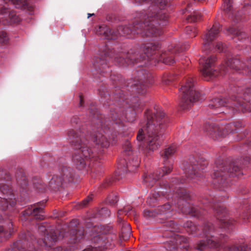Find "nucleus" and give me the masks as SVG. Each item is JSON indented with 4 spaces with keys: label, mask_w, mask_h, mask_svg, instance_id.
Instances as JSON below:
<instances>
[{
    "label": "nucleus",
    "mask_w": 251,
    "mask_h": 251,
    "mask_svg": "<svg viewBox=\"0 0 251 251\" xmlns=\"http://www.w3.org/2000/svg\"><path fill=\"white\" fill-rule=\"evenodd\" d=\"M145 116L147 119L146 126L139 130L136 138L138 141L145 139L149 153V151L152 152L157 150L161 145L160 138L162 132L166 128V119L165 113L160 110H156L153 113L150 110H147Z\"/></svg>",
    "instance_id": "obj_1"
},
{
    "label": "nucleus",
    "mask_w": 251,
    "mask_h": 251,
    "mask_svg": "<svg viewBox=\"0 0 251 251\" xmlns=\"http://www.w3.org/2000/svg\"><path fill=\"white\" fill-rule=\"evenodd\" d=\"M68 135L72 146L75 149H78L73 155V162L76 168L82 170L85 167L87 161L94 158L95 154L86 145L87 140L85 138L81 137L79 132L71 129L68 131Z\"/></svg>",
    "instance_id": "obj_2"
},
{
    "label": "nucleus",
    "mask_w": 251,
    "mask_h": 251,
    "mask_svg": "<svg viewBox=\"0 0 251 251\" xmlns=\"http://www.w3.org/2000/svg\"><path fill=\"white\" fill-rule=\"evenodd\" d=\"M137 21L134 25L133 31L142 37H157L162 33L161 28L158 26L159 24L156 20H159L156 16L145 11L138 12L136 14ZM159 25H162L160 21Z\"/></svg>",
    "instance_id": "obj_3"
},
{
    "label": "nucleus",
    "mask_w": 251,
    "mask_h": 251,
    "mask_svg": "<svg viewBox=\"0 0 251 251\" xmlns=\"http://www.w3.org/2000/svg\"><path fill=\"white\" fill-rule=\"evenodd\" d=\"M184 227L187 232L194 236H202L206 238V240H201L198 244L196 249L199 251H202L208 247L210 248L219 249L224 243V241L220 239L218 241H215L209 238L211 236V233L213 231L214 228L212 224L207 223L204 224L201 229L202 232H200V228L193 224L191 221H187L184 224Z\"/></svg>",
    "instance_id": "obj_4"
},
{
    "label": "nucleus",
    "mask_w": 251,
    "mask_h": 251,
    "mask_svg": "<svg viewBox=\"0 0 251 251\" xmlns=\"http://www.w3.org/2000/svg\"><path fill=\"white\" fill-rule=\"evenodd\" d=\"M180 91L181 94L179 105L183 110L191 107L200 97V93L195 89L194 80L191 77L186 79L185 84L182 86Z\"/></svg>",
    "instance_id": "obj_5"
},
{
    "label": "nucleus",
    "mask_w": 251,
    "mask_h": 251,
    "mask_svg": "<svg viewBox=\"0 0 251 251\" xmlns=\"http://www.w3.org/2000/svg\"><path fill=\"white\" fill-rule=\"evenodd\" d=\"M230 100H227L225 98H216L212 100L209 104L211 109H216L222 106L232 107L233 110L245 112L251 111V105L250 102H244L242 99H238L234 97Z\"/></svg>",
    "instance_id": "obj_6"
},
{
    "label": "nucleus",
    "mask_w": 251,
    "mask_h": 251,
    "mask_svg": "<svg viewBox=\"0 0 251 251\" xmlns=\"http://www.w3.org/2000/svg\"><path fill=\"white\" fill-rule=\"evenodd\" d=\"M177 193L179 199L177 202V205L182 212L197 217L203 214V212H201L197 207L192 206L188 202L191 199V196L186 190L180 189Z\"/></svg>",
    "instance_id": "obj_7"
},
{
    "label": "nucleus",
    "mask_w": 251,
    "mask_h": 251,
    "mask_svg": "<svg viewBox=\"0 0 251 251\" xmlns=\"http://www.w3.org/2000/svg\"><path fill=\"white\" fill-rule=\"evenodd\" d=\"M74 173L73 169L68 166H63L58 175L52 176L49 182V187L56 191L64 184L73 181Z\"/></svg>",
    "instance_id": "obj_8"
},
{
    "label": "nucleus",
    "mask_w": 251,
    "mask_h": 251,
    "mask_svg": "<svg viewBox=\"0 0 251 251\" xmlns=\"http://www.w3.org/2000/svg\"><path fill=\"white\" fill-rule=\"evenodd\" d=\"M213 175L214 178H218L219 177H226V176L231 177L239 176L242 175V173L240 168L234 163L225 166L221 162L219 164L216 163Z\"/></svg>",
    "instance_id": "obj_9"
},
{
    "label": "nucleus",
    "mask_w": 251,
    "mask_h": 251,
    "mask_svg": "<svg viewBox=\"0 0 251 251\" xmlns=\"http://www.w3.org/2000/svg\"><path fill=\"white\" fill-rule=\"evenodd\" d=\"M233 126H235V125L232 124L219 126L216 124L207 123L205 125L204 130L214 140H219L227 135L229 129Z\"/></svg>",
    "instance_id": "obj_10"
},
{
    "label": "nucleus",
    "mask_w": 251,
    "mask_h": 251,
    "mask_svg": "<svg viewBox=\"0 0 251 251\" xmlns=\"http://www.w3.org/2000/svg\"><path fill=\"white\" fill-rule=\"evenodd\" d=\"M207 165V161L203 158L191 157L185 168V173L188 178H195L201 175V172Z\"/></svg>",
    "instance_id": "obj_11"
},
{
    "label": "nucleus",
    "mask_w": 251,
    "mask_h": 251,
    "mask_svg": "<svg viewBox=\"0 0 251 251\" xmlns=\"http://www.w3.org/2000/svg\"><path fill=\"white\" fill-rule=\"evenodd\" d=\"M215 61L216 58L214 56H210L207 58L201 57L199 60L200 64L202 67L201 72L206 81H209L212 77L218 75V72L213 68Z\"/></svg>",
    "instance_id": "obj_12"
},
{
    "label": "nucleus",
    "mask_w": 251,
    "mask_h": 251,
    "mask_svg": "<svg viewBox=\"0 0 251 251\" xmlns=\"http://www.w3.org/2000/svg\"><path fill=\"white\" fill-rule=\"evenodd\" d=\"M213 208L216 212V217L219 220L221 226L223 228H229L234 224L235 221L229 218L228 213L225 208L221 206L216 205L213 202L209 201L203 202Z\"/></svg>",
    "instance_id": "obj_13"
},
{
    "label": "nucleus",
    "mask_w": 251,
    "mask_h": 251,
    "mask_svg": "<svg viewBox=\"0 0 251 251\" xmlns=\"http://www.w3.org/2000/svg\"><path fill=\"white\" fill-rule=\"evenodd\" d=\"M169 1V0H155L157 5H151L149 8L147 12L158 17L159 20L162 21L163 25H166L168 23L169 16L163 9Z\"/></svg>",
    "instance_id": "obj_14"
},
{
    "label": "nucleus",
    "mask_w": 251,
    "mask_h": 251,
    "mask_svg": "<svg viewBox=\"0 0 251 251\" xmlns=\"http://www.w3.org/2000/svg\"><path fill=\"white\" fill-rule=\"evenodd\" d=\"M220 31V25L219 24H215L204 35L202 47L203 51L211 50L213 49L214 45L212 41L219 36Z\"/></svg>",
    "instance_id": "obj_15"
},
{
    "label": "nucleus",
    "mask_w": 251,
    "mask_h": 251,
    "mask_svg": "<svg viewBox=\"0 0 251 251\" xmlns=\"http://www.w3.org/2000/svg\"><path fill=\"white\" fill-rule=\"evenodd\" d=\"M137 77L140 82V85H137V92L139 94H144L147 91L148 84H151L153 83L151 75L143 69L140 70L137 72Z\"/></svg>",
    "instance_id": "obj_16"
},
{
    "label": "nucleus",
    "mask_w": 251,
    "mask_h": 251,
    "mask_svg": "<svg viewBox=\"0 0 251 251\" xmlns=\"http://www.w3.org/2000/svg\"><path fill=\"white\" fill-rule=\"evenodd\" d=\"M126 57L127 58V63L129 65L139 64L138 66H143L146 63L144 62L146 60V56L140 53L137 49L130 50L126 53Z\"/></svg>",
    "instance_id": "obj_17"
},
{
    "label": "nucleus",
    "mask_w": 251,
    "mask_h": 251,
    "mask_svg": "<svg viewBox=\"0 0 251 251\" xmlns=\"http://www.w3.org/2000/svg\"><path fill=\"white\" fill-rule=\"evenodd\" d=\"M187 241L188 239L184 236L179 235H175L171 240L167 241L165 243V247L166 250L169 251L178 250V248H181L180 246V245L182 243L186 244Z\"/></svg>",
    "instance_id": "obj_18"
},
{
    "label": "nucleus",
    "mask_w": 251,
    "mask_h": 251,
    "mask_svg": "<svg viewBox=\"0 0 251 251\" xmlns=\"http://www.w3.org/2000/svg\"><path fill=\"white\" fill-rule=\"evenodd\" d=\"M102 130L96 132L92 136V140L98 148H107L109 146V141L106 133L103 134Z\"/></svg>",
    "instance_id": "obj_19"
},
{
    "label": "nucleus",
    "mask_w": 251,
    "mask_h": 251,
    "mask_svg": "<svg viewBox=\"0 0 251 251\" xmlns=\"http://www.w3.org/2000/svg\"><path fill=\"white\" fill-rule=\"evenodd\" d=\"M95 244L94 247L85 249L83 251H103L108 248V242L104 235H98L93 238Z\"/></svg>",
    "instance_id": "obj_20"
},
{
    "label": "nucleus",
    "mask_w": 251,
    "mask_h": 251,
    "mask_svg": "<svg viewBox=\"0 0 251 251\" xmlns=\"http://www.w3.org/2000/svg\"><path fill=\"white\" fill-rule=\"evenodd\" d=\"M121 165H124L126 164V167L129 172H134L136 169L139 167L140 160L136 155L133 154L130 156H127L125 158L122 159L120 161Z\"/></svg>",
    "instance_id": "obj_21"
},
{
    "label": "nucleus",
    "mask_w": 251,
    "mask_h": 251,
    "mask_svg": "<svg viewBox=\"0 0 251 251\" xmlns=\"http://www.w3.org/2000/svg\"><path fill=\"white\" fill-rule=\"evenodd\" d=\"M28 245L27 235L23 233L20 235V239L14 243L10 248L5 251H26Z\"/></svg>",
    "instance_id": "obj_22"
},
{
    "label": "nucleus",
    "mask_w": 251,
    "mask_h": 251,
    "mask_svg": "<svg viewBox=\"0 0 251 251\" xmlns=\"http://www.w3.org/2000/svg\"><path fill=\"white\" fill-rule=\"evenodd\" d=\"M96 33L108 40H115L117 38V35L115 34L114 30H111L105 25L100 26L96 30Z\"/></svg>",
    "instance_id": "obj_23"
},
{
    "label": "nucleus",
    "mask_w": 251,
    "mask_h": 251,
    "mask_svg": "<svg viewBox=\"0 0 251 251\" xmlns=\"http://www.w3.org/2000/svg\"><path fill=\"white\" fill-rule=\"evenodd\" d=\"M141 49L146 55V56H151L155 54L160 48V46L157 43H147L142 44Z\"/></svg>",
    "instance_id": "obj_24"
},
{
    "label": "nucleus",
    "mask_w": 251,
    "mask_h": 251,
    "mask_svg": "<svg viewBox=\"0 0 251 251\" xmlns=\"http://www.w3.org/2000/svg\"><path fill=\"white\" fill-rule=\"evenodd\" d=\"M58 232L54 231H51L47 233L43 239L45 246L49 248L53 246L58 240Z\"/></svg>",
    "instance_id": "obj_25"
},
{
    "label": "nucleus",
    "mask_w": 251,
    "mask_h": 251,
    "mask_svg": "<svg viewBox=\"0 0 251 251\" xmlns=\"http://www.w3.org/2000/svg\"><path fill=\"white\" fill-rule=\"evenodd\" d=\"M137 21V18H135V21L133 22V25H120L116 30H114L115 34L117 35V37L119 36H126L128 35L131 32L136 34L133 31L134 25Z\"/></svg>",
    "instance_id": "obj_26"
},
{
    "label": "nucleus",
    "mask_w": 251,
    "mask_h": 251,
    "mask_svg": "<svg viewBox=\"0 0 251 251\" xmlns=\"http://www.w3.org/2000/svg\"><path fill=\"white\" fill-rule=\"evenodd\" d=\"M162 177V174H150L143 176V182L148 187H152L156 181Z\"/></svg>",
    "instance_id": "obj_27"
},
{
    "label": "nucleus",
    "mask_w": 251,
    "mask_h": 251,
    "mask_svg": "<svg viewBox=\"0 0 251 251\" xmlns=\"http://www.w3.org/2000/svg\"><path fill=\"white\" fill-rule=\"evenodd\" d=\"M24 215H32L36 219L42 220L45 218L44 213V209L42 207H36L32 210H26L25 211Z\"/></svg>",
    "instance_id": "obj_28"
},
{
    "label": "nucleus",
    "mask_w": 251,
    "mask_h": 251,
    "mask_svg": "<svg viewBox=\"0 0 251 251\" xmlns=\"http://www.w3.org/2000/svg\"><path fill=\"white\" fill-rule=\"evenodd\" d=\"M131 234V230L130 225L128 223H123L121 226L120 238L121 240H127Z\"/></svg>",
    "instance_id": "obj_29"
},
{
    "label": "nucleus",
    "mask_w": 251,
    "mask_h": 251,
    "mask_svg": "<svg viewBox=\"0 0 251 251\" xmlns=\"http://www.w3.org/2000/svg\"><path fill=\"white\" fill-rule=\"evenodd\" d=\"M182 50H178L176 47L174 49H169L168 53H167V56H165L163 58V62L167 65H172L175 62L174 57L172 55V54L178 53L181 51Z\"/></svg>",
    "instance_id": "obj_30"
},
{
    "label": "nucleus",
    "mask_w": 251,
    "mask_h": 251,
    "mask_svg": "<svg viewBox=\"0 0 251 251\" xmlns=\"http://www.w3.org/2000/svg\"><path fill=\"white\" fill-rule=\"evenodd\" d=\"M12 224L10 222L7 229L4 228L3 226H0V242H2L10 237L12 232Z\"/></svg>",
    "instance_id": "obj_31"
},
{
    "label": "nucleus",
    "mask_w": 251,
    "mask_h": 251,
    "mask_svg": "<svg viewBox=\"0 0 251 251\" xmlns=\"http://www.w3.org/2000/svg\"><path fill=\"white\" fill-rule=\"evenodd\" d=\"M115 63L120 66H126L129 65L127 63V58L126 57V53L122 52L118 54L114 58Z\"/></svg>",
    "instance_id": "obj_32"
},
{
    "label": "nucleus",
    "mask_w": 251,
    "mask_h": 251,
    "mask_svg": "<svg viewBox=\"0 0 251 251\" xmlns=\"http://www.w3.org/2000/svg\"><path fill=\"white\" fill-rule=\"evenodd\" d=\"M226 31L228 34H233L237 36L239 40L245 38L247 36L245 32H242L239 29L233 27H230L227 28L226 29Z\"/></svg>",
    "instance_id": "obj_33"
},
{
    "label": "nucleus",
    "mask_w": 251,
    "mask_h": 251,
    "mask_svg": "<svg viewBox=\"0 0 251 251\" xmlns=\"http://www.w3.org/2000/svg\"><path fill=\"white\" fill-rule=\"evenodd\" d=\"M94 64L96 68H98L100 71H103V69L108 67L106 60L101 59L100 58L97 57L94 61Z\"/></svg>",
    "instance_id": "obj_34"
},
{
    "label": "nucleus",
    "mask_w": 251,
    "mask_h": 251,
    "mask_svg": "<svg viewBox=\"0 0 251 251\" xmlns=\"http://www.w3.org/2000/svg\"><path fill=\"white\" fill-rule=\"evenodd\" d=\"M157 215H164L172 211V206L169 203L158 206L156 208Z\"/></svg>",
    "instance_id": "obj_35"
},
{
    "label": "nucleus",
    "mask_w": 251,
    "mask_h": 251,
    "mask_svg": "<svg viewBox=\"0 0 251 251\" xmlns=\"http://www.w3.org/2000/svg\"><path fill=\"white\" fill-rule=\"evenodd\" d=\"M7 199L0 197V209L2 211L7 209L9 205L14 206L16 204V202L14 201H8Z\"/></svg>",
    "instance_id": "obj_36"
},
{
    "label": "nucleus",
    "mask_w": 251,
    "mask_h": 251,
    "mask_svg": "<svg viewBox=\"0 0 251 251\" xmlns=\"http://www.w3.org/2000/svg\"><path fill=\"white\" fill-rule=\"evenodd\" d=\"M176 151V147L175 145H171L168 148L165 149L162 156L164 159H167L172 155H173Z\"/></svg>",
    "instance_id": "obj_37"
},
{
    "label": "nucleus",
    "mask_w": 251,
    "mask_h": 251,
    "mask_svg": "<svg viewBox=\"0 0 251 251\" xmlns=\"http://www.w3.org/2000/svg\"><path fill=\"white\" fill-rule=\"evenodd\" d=\"M173 170L172 165H169L166 166V165L163 167L162 169H159L156 171L154 174L160 175L162 174V177L165 175H168L170 174Z\"/></svg>",
    "instance_id": "obj_38"
},
{
    "label": "nucleus",
    "mask_w": 251,
    "mask_h": 251,
    "mask_svg": "<svg viewBox=\"0 0 251 251\" xmlns=\"http://www.w3.org/2000/svg\"><path fill=\"white\" fill-rule=\"evenodd\" d=\"M173 170L172 165H169L166 166V165L163 167L162 169H159L156 171L154 174L160 175L162 174V177L165 175H168L170 174Z\"/></svg>",
    "instance_id": "obj_39"
},
{
    "label": "nucleus",
    "mask_w": 251,
    "mask_h": 251,
    "mask_svg": "<svg viewBox=\"0 0 251 251\" xmlns=\"http://www.w3.org/2000/svg\"><path fill=\"white\" fill-rule=\"evenodd\" d=\"M123 151L124 153L127 156L133 155V151L130 143L128 141H126L123 145Z\"/></svg>",
    "instance_id": "obj_40"
},
{
    "label": "nucleus",
    "mask_w": 251,
    "mask_h": 251,
    "mask_svg": "<svg viewBox=\"0 0 251 251\" xmlns=\"http://www.w3.org/2000/svg\"><path fill=\"white\" fill-rule=\"evenodd\" d=\"M123 213L126 215H128V214L129 215H133V216L137 215L135 211L130 206H127L125 207L123 209L119 210L118 212V214L121 215Z\"/></svg>",
    "instance_id": "obj_41"
},
{
    "label": "nucleus",
    "mask_w": 251,
    "mask_h": 251,
    "mask_svg": "<svg viewBox=\"0 0 251 251\" xmlns=\"http://www.w3.org/2000/svg\"><path fill=\"white\" fill-rule=\"evenodd\" d=\"M27 4V0H13V5L17 8L25 9Z\"/></svg>",
    "instance_id": "obj_42"
},
{
    "label": "nucleus",
    "mask_w": 251,
    "mask_h": 251,
    "mask_svg": "<svg viewBox=\"0 0 251 251\" xmlns=\"http://www.w3.org/2000/svg\"><path fill=\"white\" fill-rule=\"evenodd\" d=\"M17 181L18 184L23 189L25 188L28 184L26 176L23 174L20 176H17Z\"/></svg>",
    "instance_id": "obj_43"
},
{
    "label": "nucleus",
    "mask_w": 251,
    "mask_h": 251,
    "mask_svg": "<svg viewBox=\"0 0 251 251\" xmlns=\"http://www.w3.org/2000/svg\"><path fill=\"white\" fill-rule=\"evenodd\" d=\"M9 42V37L4 31H0V45H5Z\"/></svg>",
    "instance_id": "obj_44"
},
{
    "label": "nucleus",
    "mask_w": 251,
    "mask_h": 251,
    "mask_svg": "<svg viewBox=\"0 0 251 251\" xmlns=\"http://www.w3.org/2000/svg\"><path fill=\"white\" fill-rule=\"evenodd\" d=\"M111 118L116 124H120L122 121L125 120V116L124 115L119 116L117 112L111 113Z\"/></svg>",
    "instance_id": "obj_45"
},
{
    "label": "nucleus",
    "mask_w": 251,
    "mask_h": 251,
    "mask_svg": "<svg viewBox=\"0 0 251 251\" xmlns=\"http://www.w3.org/2000/svg\"><path fill=\"white\" fill-rule=\"evenodd\" d=\"M201 17V15L199 12L195 11L193 15L189 16L187 19L189 22H196L200 20Z\"/></svg>",
    "instance_id": "obj_46"
},
{
    "label": "nucleus",
    "mask_w": 251,
    "mask_h": 251,
    "mask_svg": "<svg viewBox=\"0 0 251 251\" xmlns=\"http://www.w3.org/2000/svg\"><path fill=\"white\" fill-rule=\"evenodd\" d=\"M185 31V33L191 38L195 37L197 34L196 28L191 26H186Z\"/></svg>",
    "instance_id": "obj_47"
},
{
    "label": "nucleus",
    "mask_w": 251,
    "mask_h": 251,
    "mask_svg": "<svg viewBox=\"0 0 251 251\" xmlns=\"http://www.w3.org/2000/svg\"><path fill=\"white\" fill-rule=\"evenodd\" d=\"M71 233L75 235L73 238L74 241L72 242L74 243L76 242L78 239L82 238L83 236V230L79 229L78 232H76L75 229H73L71 230Z\"/></svg>",
    "instance_id": "obj_48"
},
{
    "label": "nucleus",
    "mask_w": 251,
    "mask_h": 251,
    "mask_svg": "<svg viewBox=\"0 0 251 251\" xmlns=\"http://www.w3.org/2000/svg\"><path fill=\"white\" fill-rule=\"evenodd\" d=\"M119 201V198L115 194H111L107 198V202L111 205H114Z\"/></svg>",
    "instance_id": "obj_49"
},
{
    "label": "nucleus",
    "mask_w": 251,
    "mask_h": 251,
    "mask_svg": "<svg viewBox=\"0 0 251 251\" xmlns=\"http://www.w3.org/2000/svg\"><path fill=\"white\" fill-rule=\"evenodd\" d=\"M98 215L102 218L109 217L110 215V211L107 208L103 207L101 208L98 213Z\"/></svg>",
    "instance_id": "obj_50"
},
{
    "label": "nucleus",
    "mask_w": 251,
    "mask_h": 251,
    "mask_svg": "<svg viewBox=\"0 0 251 251\" xmlns=\"http://www.w3.org/2000/svg\"><path fill=\"white\" fill-rule=\"evenodd\" d=\"M157 215L156 209L154 210H145L143 212V216L146 218H150L155 217Z\"/></svg>",
    "instance_id": "obj_51"
},
{
    "label": "nucleus",
    "mask_w": 251,
    "mask_h": 251,
    "mask_svg": "<svg viewBox=\"0 0 251 251\" xmlns=\"http://www.w3.org/2000/svg\"><path fill=\"white\" fill-rule=\"evenodd\" d=\"M224 1V10L228 13L232 9V2L231 0H223Z\"/></svg>",
    "instance_id": "obj_52"
},
{
    "label": "nucleus",
    "mask_w": 251,
    "mask_h": 251,
    "mask_svg": "<svg viewBox=\"0 0 251 251\" xmlns=\"http://www.w3.org/2000/svg\"><path fill=\"white\" fill-rule=\"evenodd\" d=\"M34 187L39 191V192H44L46 190V185L41 181H39L37 182H34Z\"/></svg>",
    "instance_id": "obj_53"
},
{
    "label": "nucleus",
    "mask_w": 251,
    "mask_h": 251,
    "mask_svg": "<svg viewBox=\"0 0 251 251\" xmlns=\"http://www.w3.org/2000/svg\"><path fill=\"white\" fill-rule=\"evenodd\" d=\"M159 195L158 193H153L152 195L148 199L147 202L151 206H154V203L158 200L157 196Z\"/></svg>",
    "instance_id": "obj_54"
},
{
    "label": "nucleus",
    "mask_w": 251,
    "mask_h": 251,
    "mask_svg": "<svg viewBox=\"0 0 251 251\" xmlns=\"http://www.w3.org/2000/svg\"><path fill=\"white\" fill-rule=\"evenodd\" d=\"M0 191L4 194H10L11 193V189L7 185H3L0 187Z\"/></svg>",
    "instance_id": "obj_55"
},
{
    "label": "nucleus",
    "mask_w": 251,
    "mask_h": 251,
    "mask_svg": "<svg viewBox=\"0 0 251 251\" xmlns=\"http://www.w3.org/2000/svg\"><path fill=\"white\" fill-rule=\"evenodd\" d=\"M93 200L92 195L88 196L83 201L81 202L82 207L87 206Z\"/></svg>",
    "instance_id": "obj_56"
},
{
    "label": "nucleus",
    "mask_w": 251,
    "mask_h": 251,
    "mask_svg": "<svg viewBox=\"0 0 251 251\" xmlns=\"http://www.w3.org/2000/svg\"><path fill=\"white\" fill-rule=\"evenodd\" d=\"M0 179L5 180H9L10 179L9 174L4 171H0Z\"/></svg>",
    "instance_id": "obj_57"
},
{
    "label": "nucleus",
    "mask_w": 251,
    "mask_h": 251,
    "mask_svg": "<svg viewBox=\"0 0 251 251\" xmlns=\"http://www.w3.org/2000/svg\"><path fill=\"white\" fill-rule=\"evenodd\" d=\"M9 18L14 23H18L20 21V18L18 16L16 15L14 12H11L10 13Z\"/></svg>",
    "instance_id": "obj_58"
},
{
    "label": "nucleus",
    "mask_w": 251,
    "mask_h": 251,
    "mask_svg": "<svg viewBox=\"0 0 251 251\" xmlns=\"http://www.w3.org/2000/svg\"><path fill=\"white\" fill-rule=\"evenodd\" d=\"M215 50L218 52H222L225 50V47L223 43L218 42L215 45Z\"/></svg>",
    "instance_id": "obj_59"
},
{
    "label": "nucleus",
    "mask_w": 251,
    "mask_h": 251,
    "mask_svg": "<svg viewBox=\"0 0 251 251\" xmlns=\"http://www.w3.org/2000/svg\"><path fill=\"white\" fill-rule=\"evenodd\" d=\"M243 249L242 247H232L226 249L225 251H243Z\"/></svg>",
    "instance_id": "obj_60"
},
{
    "label": "nucleus",
    "mask_w": 251,
    "mask_h": 251,
    "mask_svg": "<svg viewBox=\"0 0 251 251\" xmlns=\"http://www.w3.org/2000/svg\"><path fill=\"white\" fill-rule=\"evenodd\" d=\"M9 8L7 7L6 6H3V7L0 8V13L1 14H4L8 12Z\"/></svg>",
    "instance_id": "obj_61"
},
{
    "label": "nucleus",
    "mask_w": 251,
    "mask_h": 251,
    "mask_svg": "<svg viewBox=\"0 0 251 251\" xmlns=\"http://www.w3.org/2000/svg\"><path fill=\"white\" fill-rule=\"evenodd\" d=\"M79 119L76 117H74L71 119V123L72 124H77L79 122Z\"/></svg>",
    "instance_id": "obj_62"
},
{
    "label": "nucleus",
    "mask_w": 251,
    "mask_h": 251,
    "mask_svg": "<svg viewBox=\"0 0 251 251\" xmlns=\"http://www.w3.org/2000/svg\"><path fill=\"white\" fill-rule=\"evenodd\" d=\"M38 229L39 231H40L41 232H44V231H46V227L44 226H38Z\"/></svg>",
    "instance_id": "obj_63"
},
{
    "label": "nucleus",
    "mask_w": 251,
    "mask_h": 251,
    "mask_svg": "<svg viewBox=\"0 0 251 251\" xmlns=\"http://www.w3.org/2000/svg\"><path fill=\"white\" fill-rule=\"evenodd\" d=\"M79 106H82L83 105V96L82 95H79Z\"/></svg>",
    "instance_id": "obj_64"
}]
</instances>
